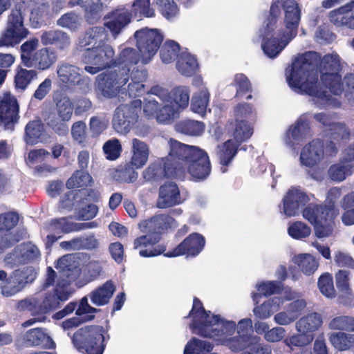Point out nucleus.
<instances>
[{
  "label": "nucleus",
  "mask_w": 354,
  "mask_h": 354,
  "mask_svg": "<svg viewBox=\"0 0 354 354\" xmlns=\"http://www.w3.org/2000/svg\"><path fill=\"white\" fill-rule=\"evenodd\" d=\"M329 327L333 330L354 332V317L352 316H337L329 323Z\"/></svg>",
  "instance_id": "obj_59"
},
{
  "label": "nucleus",
  "mask_w": 354,
  "mask_h": 354,
  "mask_svg": "<svg viewBox=\"0 0 354 354\" xmlns=\"http://www.w3.org/2000/svg\"><path fill=\"white\" fill-rule=\"evenodd\" d=\"M131 164L136 169L142 167L148 160L149 150L147 145L138 138L132 140Z\"/></svg>",
  "instance_id": "obj_33"
},
{
  "label": "nucleus",
  "mask_w": 354,
  "mask_h": 354,
  "mask_svg": "<svg viewBox=\"0 0 354 354\" xmlns=\"http://www.w3.org/2000/svg\"><path fill=\"white\" fill-rule=\"evenodd\" d=\"M77 6L83 8L88 23L93 24L101 18L103 5L100 0H69L68 2L70 8Z\"/></svg>",
  "instance_id": "obj_23"
},
{
  "label": "nucleus",
  "mask_w": 354,
  "mask_h": 354,
  "mask_svg": "<svg viewBox=\"0 0 354 354\" xmlns=\"http://www.w3.org/2000/svg\"><path fill=\"white\" fill-rule=\"evenodd\" d=\"M153 3L161 15L167 20L176 17L179 8L174 0H153Z\"/></svg>",
  "instance_id": "obj_47"
},
{
  "label": "nucleus",
  "mask_w": 354,
  "mask_h": 354,
  "mask_svg": "<svg viewBox=\"0 0 354 354\" xmlns=\"http://www.w3.org/2000/svg\"><path fill=\"white\" fill-rule=\"evenodd\" d=\"M103 151L106 158L109 160L118 159L122 153V148L120 142L117 138L107 140L103 145Z\"/></svg>",
  "instance_id": "obj_61"
},
{
  "label": "nucleus",
  "mask_w": 354,
  "mask_h": 354,
  "mask_svg": "<svg viewBox=\"0 0 354 354\" xmlns=\"http://www.w3.org/2000/svg\"><path fill=\"white\" fill-rule=\"evenodd\" d=\"M325 136L337 144L345 145L350 139L351 131L348 127L342 122L334 123L331 129H326Z\"/></svg>",
  "instance_id": "obj_42"
},
{
  "label": "nucleus",
  "mask_w": 354,
  "mask_h": 354,
  "mask_svg": "<svg viewBox=\"0 0 354 354\" xmlns=\"http://www.w3.org/2000/svg\"><path fill=\"white\" fill-rule=\"evenodd\" d=\"M205 239L201 234L194 232L187 236L175 248L164 254L167 257H176L186 254L196 257L203 250Z\"/></svg>",
  "instance_id": "obj_16"
},
{
  "label": "nucleus",
  "mask_w": 354,
  "mask_h": 354,
  "mask_svg": "<svg viewBox=\"0 0 354 354\" xmlns=\"http://www.w3.org/2000/svg\"><path fill=\"white\" fill-rule=\"evenodd\" d=\"M293 263L305 275L313 274L319 267V262L310 254H299L292 259Z\"/></svg>",
  "instance_id": "obj_38"
},
{
  "label": "nucleus",
  "mask_w": 354,
  "mask_h": 354,
  "mask_svg": "<svg viewBox=\"0 0 354 354\" xmlns=\"http://www.w3.org/2000/svg\"><path fill=\"white\" fill-rule=\"evenodd\" d=\"M169 157L176 162L178 176L187 172L196 182L205 180L212 171V165L207 153L198 147L187 145L176 140L169 141Z\"/></svg>",
  "instance_id": "obj_4"
},
{
  "label": "nucleus",
  "mask_w": 354,
  "mask_h": 354,
  "mask_svg": "<svg viewBox=\"0 0 354 354\" xmlns=\"http://www.w3.org/2000/svg\"><path fill=\"white\" fill-rule=\"evenodd\" d=\"M71 133L74 141L80 145H85L87 142L88 134L86 124L84 121L75 122L72 124Z\"/></svg>",
  "instance_id": "obj_60"
},
{
  "label": "nucleus",
  "mask_w": 354,
  "mask_h": 354,
  "mask_svg": "<svg viewBox=\"0 0 354 354\" xmlns=\"http://www.w3.org/2000/svg\"><path fill=\"white\" fill-rule=\"evenodd\" d=\"M38 41L37 38H32L24 42L20 47L21 62L26 67H32V53L38 46Z\"/></svg>",
  "instance_id": "obj_57"
},
{
  "label": "nucleus",
  "mask_w": 354,
  "mask_h": 354,
  "mask_svg": "<svg viewBox=\"0 0 354 354\" xmlns=\"http://www.w3.org/2000/svg\"><path fill=\"white\" fill-rule=\"evenodd\" d=\"M17 308L21 311H30L33 315L46 313L43 301L35 297L19 300L17 304Z\"/></svg>",
  "instance_id": "obj_49"
},
{
  "label": "nucleus",
  "mask_w": 354,
  "mask_h": 354,
  "mask_svg": "<svg viewBox=\"0 0 354 354\" xmlns=\"http://www.w3.org/2000/svg\"><path fill=\"white\" fill-rule=\"evenodd\" d=\"M24 26V17L20 10H14L9 15L7 26L0 36V47L14 46L28 35Z\"/></svg>",
  "instance_id": "obj_10"
},
{
  "label": "nucleus",
  "mask_w": 354,
  "mask_h": 354,
  "mask_svg": "<svg viewBox=\"0 0 354 354\" xmlns=\"http://www.w3.org/2000/svg\"><path fill=\"white\" fill-rule=\"evenodd\" d=\"M193 317L189 328L193 333L202 337L213 339H225L232 335L236 329V323L227 321L219 315H212L209 310H206L202 301L196 297L193 299V306L187 316Z\"/></svg>",
  "instance_id": "obj_6"
},
{
  "label": "nucleus",
  "mask_w": 354,
  "mask_h": 354,
  "mask_svg": "<svg viewBox=\"0 0 354 354\" xmlns=\"http://www.w3.org/2000/svg\"><path fill=\"white\" fill-rule=\"evenodd\" d=\"M176 128L178 132L183 134L198 136L203 133L205 124L202 122L185 120L178 122Z\"/></svg>",
  "instance_id": "obj_48"
},
{
  "label": "nucleus",
  "mask_w": 354,
  "mask_h": 354,
  "mask_svg": "<svg viewBox=\"0 0 354 354\" xmlns=\"http://www.w3.org/2000/svg\"><path fill=\"white\" fill-rule=\"evenodd\" d=\"M342 207L344 210L342 215V222L346 225L354 224V192L343 198Z\"/></svg>",
  "instance_id": "obj_55"
},
{
  "label": "nucleus",
  "mask_w": 354,
  "mask_h": 354,
  "mask_svg": "<svg viewBox=\"0 0 354 354\" xmlns=\"http://www.w3.org/2000/svg\"><path fill=\"white\" fill-rule=\"evenodd\" d=\"M178 114V111L173 105L167 104L159 107L156 119L159 123L170 124Z\"/></svg>",
  "instance_id": "obj_64"
},
{
  "label": "nucleus",
  "mask_w": 354,
  "mask_h": 354,
  "mask_svg": "<svg viewBox=\"0 0 354 354\" xmlns=\"http://www.w3.org/2000/svg\"><path fill=\"white\" fill-rule=\"evenodd\" d=\"M178 71L183 75L191 77L198 68L196 58L187 53H181L176 62Z\"/></svg>",
  "instance_id": "obj_39"
},
{
  "label": "nucleus",
  "mask_w": 354,
  "mask_h": 354,
  "mask_svg": "<svg viewBox=\"0 0 354 354\" xmlns=\"http://www.w3.org/2000/svg\"><path fill=\"white\" fill-rule=\"evenodd\" d=\"M19 106L16 97L5 93L0 100V123L6 129H11L19 120Z\"/></svg>",
  "instance_id": "obj_17"
},
{
  "label": "nucleus",
  "mask_w": 354,
  "mask_h": 354,
  "mask_svg": "<svg viewBox=\"0 0 354 354\" xmlns=\"http://www.w3.org/2000/svg\"><path fill=\"white\" fill-rule=\"evenodd\" d=\"M139 227L145 234L134 239L133 248L140 249L139 254L147 258L165 252V247L158 243L163 234L178 227V223L169 214H159L143 221Z\"/></svg>",
  "instance_id": "obj_5"
},
{
  "label": "nucleus",
  "mask_w": 354,
  "mask_h": 354,
  "mask_svg": "<svg viewBox=\"0 0 354 354\" xmlns=\"http://www.w3.org/2000/svg\"><path fill=\"white\" fill-rule=\"evenodd\" d=\"M57 75L63 83L73 86L84 84L88 80V77L81 76L78 67L66 63L59 66Z\"/></svg>",
  "instance_id": "obj_25"
},
{
  "label": "nucleus",
  "mask_w": 354,
  "mask_h": 354,
  "mask_svg": "<svg viewBox=\"0 0 354 354\" xmlns=\"http://www.w3.org/2000/svg\"><path fill=\"white\" fill-rule=\"evenodd\" d=\"M83 61L91 65L101 66L104 69L116 67L115 50L104 42L86 48L83 54Z\"/></svg>",
  "instance_id": "obj_12"
},
{
  "label": "nucleus",
  "mask_w": 354,
  "mask_h": 354,
  "mask_svg": "<svg viewBox=\"0 0 354 354\" xmlns=\"http://www.w3.org/2000/svg\"><path fill=\"white\" fill-rule=\"evenodd\" d=\"M288 233L292 239L299 240L308 237L311 229L304 222L295 221L288 227Z\"/></svg>",
  "instance_id": "obj_62"
},
{
  "label": "nucleus",
  "mask_w": 354,
  "mask_h": 354,
  "mask_svg": "<svg viewBox=\"0 0 354 354\" xmlns=\"http://www.w3.org/2000/svg\"><path fill=\"white\" fill-rule=\"evenodd\" d=\"M51 20L50 6L48 3H42L36 6L30 12V23L33 28H39L46 26Z\"/></svg>",
  "instance_id": "obj_31"
},
{
  "label": "nucleus",
  "mask_w": 354,
  "mask_h": 354,
  "mask_svg": "<svg viewBox=\"0 0 354 354\" xmlns=\"http://www.w3.org/2000/svg\"><path fill=\"white\" fill-rule=\"evenodd\" d=\"M41 42L44 46H53L56 49L64 50L71 45L68 35L60 30H49L43 32Z\"/></svg>",
  "instance_id": "obj_24"
},
{
  "label": "nucleus",
  "mask_w": 354,
  "mask_h": 354,
  "mask_svg": "<svg viewBox=\"0 0 354 354\" xmlns=\"http://www.w3.org/2000/svg\"><path fill=\"white\" fill-rule=\"evenodd\" d=\"M37 73L35 70H27L21 68L15 76V86L16 89L24 91L30 84V82L36 79Z\"/></svg>",
  "instance_id": "obj_54"
},
{
  "label": "nucleus",
  "mask_w": 354,
  "mask_h": 354,
  "mask_svg": "<svg viewBox=\"0 0 354 354\" xmlns=\"http://www.w3.org/2000/svg\"><path fill=\"white\" fill-rule=\"evenodd\" d=\"M136 169L131 162H127L124 165H120L115 171V178L118 181L131 183L138 179V173L135 171Z\"/></svg>",
  "instance_id": "obj_53"
},
{
  "label": "nucleus",
  "mask_w": 354,
  "mask_h": 354,
  "mask_svg": "<svg viewBox=\"0 0 354 354\" xmlns=\"http://www.w3.org/2000/svg\"><path fill=\"white\" fill-rule=\"evenodd\" d=\"M45 126L40 119L31 120L25 127L24 141L28 145H35L45 138Z\"/></svg>",
  "instance_id": "obj_29"
},
{
  "label": "nucleus",
  "mask_w": 354,
  "mask_h": 354,
  "mask_svg": "<svg viewBox=\"0 0 354 354\" xmlns=\"http://www.w3.org/2000/svg\"><path fill=\"white\" fill-rule=\"evenodd\" d=\"M71 259L70 255H65L59 259L63 266L62 275L66 279L60 277L57 279L53 292H47L42 299L46 313L59 308L60 301L68 299L70 293L68 288L80 275V269L78 266L68 264Z\"/></svg>",
  "instance_id": "obj_8"
},
{
  "label": "nucleus",
  "mask_w": 354,
  "mask_h": 354,
  "mask_svg": "<svg viewBox=\"0 0 354 354\" xmlns=\"http://www.w3.org/2000/svg\"><path fill=\"white\" fill-rule=\"evenodd\" d=\"M310 129V122L306 119H299L295 125L290 129L291 138L295 141H299L305 138Z\"/></svg>",
  "instance_id": "obj_63"
},
{
  "label": "nucleus",
  "mask_w": 354,
  "mask_h": 354,
  "mask_svg": "<svg viewBox=\"0 0 354 354\" xmlns=\"http://www.w3.org/2000/svg\"><path fill=\"white\" fill-rule=\"evenodd\" d=\"M257 288L259 293H252V298L254 301L261 295L268 297L275 293H279L282 290L281 282L277 281L261 282L257 285Z\"/></svg>",
  "instance_id": "obj_56"
},
{
  "label": "nucleus",
  "mask_w": 354,
  "mask_h": 354,
  "mask_svg": "<svg viewBox=\"0 0 354 354\" xmlns=\"http://www.w3.org/2000/svg\"><path fill=\"white\" fill-rule=\"evenodd\" d=\"M77 194V192L76 193H74L73 191L66 192L60 201L62 207L72 209L74 207H77L79 205V203H84V200L96 202L100 198V194L98 192L92 189L86 190V194L85 195L86 197L82 198V201L78 202L75 201Z\"/></svg>",
  "instance_id": "obj_34"
},
{
  "label": "nucleus",
  "mask_w": 354,
  "mask_h": 354,
  "mask_svg": "<svg viewBox=\"0 0 354 354\" xmlns=\"http://www.w3.org/2000/svg\"><path fill=\"white\" fill-rule=\"evenodd\" d=\"M309 201L307 194L299 189H290L283 199V213L289 217L295 216Z\"/></svg>",
  "instance_id": "obj_22"
},
{
  "label": "nucleus",
  "mask_w": 354,
  "mask_h": 354,
  "mask_svg": "<svg viewBox=\"0 0 354 354\" xmlns=\"http://www.w3.org/2000/svg\"><path fill=\"white\" fill-rule=\"evenodd\" d=\"M47 230L62 237L65 234L76 232L75 223L69 221L66 217L53 218L47 226Z\"/></svg>",
  "instance_id": "obj_44"
},
{
  "label": "nucleus",
  "mask_w": 354,
  "mask_h": 354,
  "mask_svg": "<svg viewBox=\"0 0 354 354\" xmlns=\"http://www.w3.org/2000/svg\"><path fill=\"white\" fill-rule=\"evenodd\" d=\"M109 328L99 325L80 328L71 337L73 345L83 354H103L110 339Z\"/></svg>",
  "instance_id": "obj_7"
},
{
  "label": "nucleus",
  "mask_w": 354,
  "mask_h": 354,
  "mask_svg": "<svg viewBox=\"0 0 354 354\" xmlns=\"http://www.w3.org/2000/svg\"><path fill=\"white\" fill-rule=\"evenodd\" d=\"M324 158V143L322 140L313 139L306 145L300 153L302 165L313 169L317 167Z\"/></svg>",
  "instance_id": "obj_18"
},
{
  "label": "nucleus",
  "mask_w": 354,
  "mask_h": 354,
  "mask_svg": "<svg viewBox=\"0 0 354 354\" xmlns=\"http://www.w3.org/2000/svg\"><path fill=\"white\" fill-rule=\"evenodd\" d=\"M151 0H135L132 5L131 13L136 17H153L155 12L153 8L150 7Z\"/></svg>",
  "instance_id": "obj_58"
},
{
  "label": "nucleus",
  "mask_w": 354,
  "mask_h": 354,
  "mask_svg": "<svg viewBox=\"0 0 354 354\" xmlns=\"http://www.w3.org/2000/svg\"><path fill=\"white\" fill-rule=\"evenodd\" d=\"M36 277L34 270L27 268L23 270H15L8 279L1 282V293L5 297H11L21 291L28 283Z\"/></svg>",
  "instance_id": "obj_14"
},
{
  "label": "nucleus",
  "mask_w": 354,
  "mask_h": 354,
  "mask_svg": "<svg viewBox=\"0 0 354 354\" xmlns=\"http://www.w3.org/2000/svg\"><path fill=\"white\" fill-rule=\"evenodd\" d=\"M180 46L174 40L165 41L160 49V56L162 62L170 64L178 59L180 55Z\"/></svg>",
  "instance_id": "obj_46"
},
{
  "label": "nucleus",
  "mask_w": 354,
  "mask_h": 354,
  "mask_svg": "<svg viewBox=\"0 0 354 354\" xmlns=\"http://www.w3.org/2000/svg\"><path fill=\"white\" fill-rule=\"evenodd\" d=\"M354 8V0L346 5L332 10L329 13V19L337 26H345L354 29V16H349L350 11Z\"/></svg>",
  "instance_id": "obj_26"
},
{
  "label": "nucleus",
  "mask_w": 354,
  "mask_h": 354,
  "mask_svg": "<svg viewBox=\"0 0 354 354\" xmlns=\"http://www.w3.org/2000/svg\"><path fill=\"white\" fill-rule=\"evenodd\" d=\"M132 13L126 8H118L109 12L104 26L110 30L113 37L118 36L131 20Z\"/></svg>",
  "instance_id": "obj_21"
},
{
  "label": "nucleus",
  "mask_w": 354,
  "mask_h": 354,
  "mask_svg": "<svg viewBox=\"0 0 354 354\" xmlns=\"http://www.w3.org/2000/svg\"><path fill=\"white\" fill-rule=\"evenodd\" d=\"M115 291V286L111 281H107L90 293L91 302L97 306L107 304Z\"/></svg>",
  "instance_id": "obj_30"
},
{
  "label": "nucleus",
  "mask_w": 354,
  "mask_h": 354,
  "mask_svg": "<svg viewBox=\"0 0 354 354\" xmlns=\"http://www.w3.org/2000/svg\"><path fill=\"white\" fill-rule=\"evenodd\" d=\"M232 86L236 88L234 98L250 100L252 98V86L248 77L243 73L234 75Z\"/></svg>",
  "instance_id": "obj_36"
},
{
  "label": "nucleus",
  "mask_w": 354,
  "mask_h": 354,
  "mask_svg": "<svg viewBox=\"0 0 354 354\" xmlns=\"http://www.w3.org/2000/svg\"><path fill=\"white\" fill-rule=\"evenodd\" d=\"M231 124L233 126L232 130L233 140L239 145L250 139L253 134V128L249 122L234 120Z\"/></svg>",
  "instance_id": "obj_43"
},
{
  "label": "nucleus",
  "mask_w": 354,
  "mask_h": 354,
  "mask_svg": "<svg viewBox=\"0 0 354 354\" xmlns=\"http://www.w3.org/2000/svg\"><path fill=\"white\" fill-rule=\"evenodd\" d=\"M301 10L295 0L272 3L269 14L259 29L261 48L269 58L277 57L297 35Z\"/></svg>",
  "instance_id": "obj_3"
},
{
  "label": "nucleus",
  "mask_w": 354,
  "mask_h": 354,
  "mask_svg": "<svg viewBox=\"0 0 354 354\" xmlns=\"http://www.w3.org/2000/svg\"><path fill=\"white\" fill-rule=\"evenodd\" d=\"M134 37L138 51L133 48H124L115 57L118 71L104 72L96 77V89L105 98L115 97L129 81L131 66L136 65L140 59L142 64H147L163 41V35L158 30L148 28L136 31Z\"/></svg>",
  "instance_id": "obj_2"
},
{
  "label": "nucleus",
  "mask_w": 354,
  "mask_h": 354,
  "mask_svg": "<svg viewBox=\"0 0 354 354\" xmlns=\"http://www.w3.org/2000/svg\"><path fill=\"white\" fill-rule=\"evenodd\" d=\"M303 216L314 226L315 236L319 238L329 236L333 232L331 223L339 212L337 209L324 207L322 205L310 203L303 210Z\"/></svg>",
  "instance_id": "obj_9"
},
{
  "label": "nucleus",
  "mask_w": 354,
  "mask_h": 354,
  "mask_svg": "<svg viewBox=\"0 0 354 354\" xmlns=\"http://www.w3.org/2000/svg\"><path fill=\"white\" fill-rule=\"evenodd\" d=\"M234 120L249 122L256 117V111L253 104L248 102H239L233 109Z\"/></svg>",
  "instance_id": "obj_50"
},
{
  "label": "nucleus",
  "mask_w": 354,
  "mask_h": 354,
  "mask_svg": "<svg viewBox=\"0 0 354 354\" xmlns=\"http://www.w3.org/2000/svg\"><path fill=\"white\" fill-rule=\"evenodd\" d=\"M147 73L145 70L133 71L131 74V82L128 84L127 91L130 97H138L144 93V82L147 80Z\"/></svg>",
  "instance_id": "obj_41"
},
{
  "label": "nucleus",
  "mask_w": 354,
  "mask_h": 354,
  "mask_svg": "<svg viewBox=\"0 0 354 354\" xmlns=\"http://www.w3.org/2000/svg\"><path fill=\"white\" fill-rule=\"evenodd\" d=\"M178 167L176 162L171 160L169 153L160 160L151 163L142 172V177L146 181L158 182L165 178H176L178 176Z\"/></svg>",
  "instance_id": "obj_13"
},
{
  "label": "nucleus",
  "mask_w": 354,
  "mask_h": 354,
  "mask_svg": "<svg viewBox=\"0 0 354 354\" xmlns=\"http://www.w3.org/2000/svg\"><path fill=\"white\" fill-rule=\"evenodd\" d=\"M331 344L339 351H346L354 347V334L344 332L333 333L329 336Z\"/></svg>",
  "instance_id": "obj_45"
},
{
  "label": "nucleus",
  "mask_w": 354,
  "mask_h": 354,
  "mask_svg": "<svg viewBox=\"0 0 354 354\" xmlns=\"http://www.w3.org/2000/svg\"><path fill=\"white\" fill-rule=\"evenodd\" d=\"M353 165L345 157L337 163L333 164L328 170L329 178L335 182H342L353 173Z\"/></svg>",
  "instance_id": "obj_35"
},
{
  "label": "nucleus",
  "mask_w": 354,
  "mask_h": 354,
  "mask_svg": "<svg viewBox=\"0 0 354 354\" xmlns=\"http://www.w3.org/2000/svg\"><path fill=\"white\" fill-rule=\"evenodd\" d=\"M141 109V101L133 100L130 104H120L114 113L113 128L119 133H129L138 118V112Z\"/></svg>",
  "instance_id": "obj_11"
},
{
  "label": "nucleus",
  "mask_w": 354,
  "mask_h": 354,
  "mask_svg": "<svg viewBox=\"0 0 354 354\" xmlns=\"http://www.w3.org/2000/svg\"><path fill=\"white\" fill-rule=\"evenodd\" d=\"M209 93L207 90H202L196 93L192 100L191 109L201 115H205L209 101Z\"/></svg>",
  "instance_id": "obj_52"
},
{
  "label": "nucleus",
  "mask_w": 354,
  "mask_h": 354,
  "mask_svg": "<svg viewBox=\"0 0 354 354\" xmlns=\"http://www.w3.org/2000/svg\"><path fill=\"white\" fill-rule=\"evenodd\" d=\"M240 145L232 139H229L218 147L217 156L221 165V169L223 173L227 171V167L231 164L236 156Z\"/></svg>",
  "instance_id": "obj_27"
},
{
  "label": "nucleus",
  "mask_w": 354,
  "mask_h": 354,
  "mask_svg": "<svg viewBox=\"0 0 354 354\" xmlns=\"http://www.w3.org/2000/svg\"><path fill=\"white\" fill-rule=\"evenodd\" d=\"M24 340L29 346H42L48 348H53L55 346L50 337L40 328L28 330L24 335Z\"/></svg>",
  "instance_id": "obj_28"
},
{
  "label": "nucleus",
  "mask_w": 354,
  "mask_h": 354,
  "mask_svg": "<svg viewBox=\"0 0 354 354\" xmlns=\"http://www.w3.org/2000/svg\"><path fill=\"white\" fill-rule=\"evenodd\" d=\"M341 59L337 53L326 54L321 59L319 53L308 51L295 59L287 75L288 85L300 94L328 101L330 93L342 94L343 84Z\"/></svg>",
  "instance_id": "obj_1"
},
{
  "label": "nucleus",
  "mask_w": 354,
  "mask_h": 354,
  "mask_svg": "<svg viewBox=\"0 0 354 354\" xmlns=\"http://www.w3.org/2000/svg\"><path fill=\"white\" fill-rule=\"evenodd\" d=\"M149 93L158 96L162 102L176 105L178 111L187 108L189 102V89L187 86L175 87L169 93L167 89L156 85L151 88Z\"/></svg>",
  "instance_id": "obj_15"
},
{
  "label": "nucleus",
  "mask_w": 354,
  "mask_h": 354,
  "mask_svg": "<svg viewBox=\"0 0 354 354\" xmlns=\"http://www.w3.org/2000/svg\"><path fill=\"white\" fill-rule=\"evenodd\" d=\"M182 203L180 192L176 183L166 182L159 188L156 207L166 209Z\"/></svg>",
  "instance_id": "obj_20"
},
{
  "label": "nucleus",
  "mask_w": 354,
  "mask_h": 354,
  "mask_svg": "<svg viewBox=\"0 0 354 354\" xmlns=\"http://www.w3.org/2000/svg\"><path fill=\"white\" fill-rule=\"evenodd\" d=\"M93 184V179L86 170H76L67 180L66 186L68 189L74 188L86 189L91 187Z\"/></svg>",
  "instance_id": "obj_40"
},
{
  "label": "nucleus",
  "mask_w": 354,
  "mask_h": 354,
  "mask_svg": "<svg viewBox=\"0 0 354 354\" xmlns=\"http://www.w3.org/2000/svg\"><path fill=\"white\" fill-rule=\"evenodd\" d=\"M57 60V55L50 48H42L34 54L32 59V66L45 71L48 69Z\"/></svg>",
  "instance_id": "obj_32"
},
{
  "label": "nucleus",
  "mask_w": 354,
  "mask_h": 354,
  "mask_svg": "<svg viewBox=\"0 0 354 354\" xmlns=\"http://www.w3.org/2000/svg\"><path fill=\"white\" fill-rule=\"evenodd\" d=\"M55 113L58 118L62 122L51 121V126L56 132H59L63 129H67L66 126L64 124L70 121L73 117L74 104L70 97L66 95H60L55 100Z\"/></svg>",
  "instance_id": "obj_19"
},
{
  "label": "nucleus",
  "mask_w": 354,
  "mask_h": 354,
  "mask_svg": "<svg viewBox=\"0 0 354 354\" xmlns=\"http://www.w3.org/2000/svg\"><path fill=\"white\" fill-rule=\"evenodd\" d=\"M322 324V316L317 313H313L300 318L296 324V327L299 333L313 334Z\"/></svg>",
  "instance_id": "obj_37"
},
{
  "label": "nucleus",
  "mask_w": 354,
  "mask_h": 354,
  "mask_svg": "<svg viewBox=\"0 0 354 354\" xmlns=\"http://www.w3.org/2000/svg\"><path fill=\"white\" fill-rule=\"evenodd\" d=\"M213 344L207 341L192 337L186 344L184 354H205L213 349Z\"/></svg>",
  "instance_id": "obj_51"
}]
</instances>
